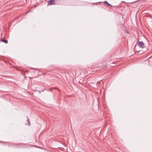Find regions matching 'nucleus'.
Instances as JSON below:
<instances>
[{
  "label": "nucleus",
  "mask_w": 152,
  "mask_h": 152,
  "mask_svg": "<svg viewBox=\"0 0 152 152\" xmlns=\"http://www.w3.org/2000/svg\"><path fill=\"white\" fill-rule=\"evenodd\" d=\"M48 5H51L56 4L55 0H50L48 1Z\"/></svg>",
  "instance_id": "1"
},
{
  "label": "nucleus",
  "mask_w": 152,
  "mask_h": 152,
  "mask_svg": "<svg viewBox=\"0 0 152 152\" xmlns=\"http://www.w3.org/2000/svg\"><path fill=\"white\" fill-rule=\"evenodd\" d=\"M138 46L142 48H143L144 47V44L142 42H139L138 44Z\"/></svg>",
  "instance_id": "2"
},
{
  "label": "nucleus",
  "mask_w": 152,
  "mask_h": 152,
  "mask_svg": "<svg viewBox=\"0 0 152 152\" xmlns=\"http://www.w3.org/2000/svg\"><path fill=\"white\" fill-rule=\"evenodd\" d=\"M1 41L5 43L6 44L8 42V41L7 40L4 39H1Z\"/></svg>",
  "instance_id": "3"
},
{
  "label": "nucleus",
  "mask_w": 152,
  "mask_h": 152,
  "mask_svg": "<svg viewBox=\"0 0 152 152\" xmlns=\"http://www.w3.org/2000/svg\"><path fill=\"white\" fill-rule=\"evenodd\" d=\"M27 122L28 123V125L30 126V123L29 118H28L27 120Z\"/></svg>",
  "instance_id": "4"
},
{
  "label": "nucleus",
  "mask_w": 152,
  "mask_h": 152,
  "mask_svg": "<svg viewBox=\"0 0 152 152\" xmlns=\"http://www.w3.org/2000/svg\"><path fill=\"white\" fill-rule=\"evenodd\" d=\"M104 3H106V4H107L108 6H112V5H111L110 4L108 3L107 1H105L104 2Z\"/></svg>",
  "instance_id": "5"
},
{
  "label": "nucleus",
  "mask_w": 152,
  "mask_h": 152,
  "mask_svg": "<svg viewBox=\"0 0 152 152\" xmlns=\"http://www.w3.org/2000/svg\"><path fill=\"white\" fill-rule=\"evenodd\" d=\"M54 88V89H58V91H60V90L58 89L56 87H55V88Z\"/></svg>",
  "instance_id": "6"
},
{
  "label": "nucleus",
  "mask_w": 152,
  "mask_h": 152,
  "mask_svg": "<svg viewBox=\"0 0 152 152\" xmlns=\"http://www.w3.org/2000/svg\"><path fill=\"white\" fill-rule=\"evenodd\" d=\"M27 13H28V12H26V14H27Z\"/></svg>",
  "instance_id": "7"
}]
</instances>
